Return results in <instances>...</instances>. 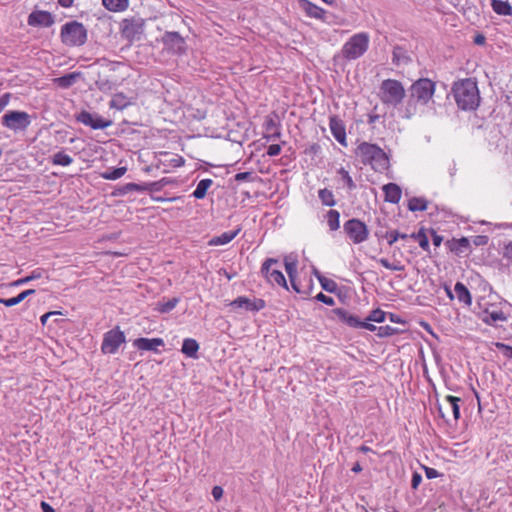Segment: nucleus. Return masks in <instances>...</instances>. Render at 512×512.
<instances>
[{"mask_svg":"<svg viewBox=\"0 0 512 512\" xmlns=\"http://www.w3.org/2000/svg\"><path fill=\"white\" fill-rule=\"evenodd\" d=\"M230 305L235 308H245L247 311L258 312L265 308L266 302L261 298L249 299L240 296L234 299Z\"/></svg>","mask_w":512,"mask_h":512,"instance_id":"obj_15","label":"nucleus"},{"mask_svg":"<svg viewBox=\"0 0 512 512\" xmlns=\"http://www.w3.org/2000/svg\"><path fill=\"white\" fill-rule=\"evenodd\" d=\"M412 61L410 54L406 48L396 45L392 52V63L396 66L401 64H408Z\"/></svg>","mask_w":512,"mask_h":512,"instance_id":"obj_23","label":"nucleus"},{"mask_svg":"<svg viewBox=\"0 0 512 512\" xmlns=\"http://www.w3.org/2000/svg\"><path fill=\"white\" fill-rule=\"evenodd\" d=\"M378 262L385 267L386 269L393 270V271H403L405 269L404 265L401 264H394L389 262L387 258H380Z\"/></svg>","mask_w":512,"mask_h":512,"instance_id":"obj_51","label":"nucleus"},{"mask_svg":"<svg viewBox=\"0 0 512 512\" xmlns=\"http://www.w3.org/2000/svg\"><path fill=\"white\" fill-rule=\"evenodd\" d=\"M344 232L354 244H360L369 237V230L360 219L352 218L343 225Z\"/></svg>","mask_w":512,"mask_h":512,"instance_id":"obj_8","label":"nucleus"},{"mask_svg":"<svg viewBox=\"0 0 512 512\" xmlns=\"http://www.w3.org/2000/svg\"><path fill=\"white\" fill-rule=\"evenodd\" d=\"M268 281L288 289L286 278L280 270H272L270 276H268Z\"/></svg>","mask_w":512,"mask_h":512,"instance_id":"obj_43","label":"nucleus"},{"mask_svg":"<svg viewBox=\"0 0 512 512\" xmlns=\"http://www.w3.org/2000/svg\"><path fill=\"white\" fill-rule=\"evenodd\" d=\"M126 342V337L123 331L118 326L107 331L104 334L101 351L104 354H115L121 344Z\"/></svg>","mask_w":512,"mask_h":512,"instance_id":"obj_9","label":"nucleus"},{"mask_svg":"<svg viewBox=\"0 0 512 512\" xmlns=\"http://www.w3.org/2000/svg\"><path fill=\"white\" fill-rule=\"evenodd\" d=\"M1 124L15 133L23 132L31 124V115L25 111L9 110L1 117Z\"/></svg>","mask_w":512,"mask_h":512,"instance_id":"obj_7","label":"nucleus"},{"mask_svg":"<svg viewBox=\"0 0 512 512\" xmlns=\"http://www.w3.org/2000/svg\"><path fill=\"white\" fill-rule=\"evenodd\" d=\"M315 299L319 302H322L326 305L332 306L334 305V299L330 296L325 295L324 293L320 292L316 295Z\"/></svg>","mask_w":512,"mask_h":512,"instance_id":"obj_54","label":"nucleus"},{"mask_svg":"<svg viewBox=\"0 0 512 512\" xmlns=\"http://www.w3.org/2000/svg\"><path fill=\"white\" fill-rule=\"evenodd\" d=\"M388 241V244L391 246L393 245L398 239H399V231L393 230L388 231V238H386Z\"/></svg>","mask_w":512,"mask_h":512,"instance_id":"obj_62","label":"nucleus"},{"mask_svg":"<svg viewBox=\"0 0 512 512\" xmlns=\"http://www.w3.org/2000/svg\"><path fill=\"white\" fill-rule=\"evenodd\" d=\"M253 178V173L252 172H239L235 175V180L238 181V182H242V181H249V180H252Z\"/></svg>","mask_w":512,"mask_h":512,"instance_id":"obj_56","label":"nucleus"},{"mask_svg":"<svg viewBox=\"0 0 512 512\" xmlns=\"http://www.w3.org/2000/svg\"><path fill=\"white\" fill-rule=\"evenodd\" d=\"M387 313L377 308L370 312V314L366 317V321H372L376 323H382L385 321Z\"/></svg>","mask_w":512,"mask_h":512,"instance_id":"obj_46","label":"nucleus"},{"mask_svg":"<svg viewBox=\"0 0 512 512\" xmlns=\"http://www.w3.org/2000/svg\"><path fill=\"white\" fill-rule=\"evenodd\" d=\"M131 104V99L128 98L124 93L119 92L113 95L112 99L109 102V107L117 110H123Z\"/></svg>","mask_w":512,"mask_h":512,"instance_id":"obj_27","label":"nucleus"},{"mask_svg":"<svg viewBox=\"0 0 512 512\" xmlns=\"http://www.w3.org/2000/svg\"><path fill=\"white\" fill-rule=\"evenodd\" d=\"M319 283H320L322 289L329 293H335L338 289L337 283L334 280L329 279L327 277L320 279Z\"/></svg>","mask_w":512,"mask_h":512,"instance_id":"obj_48","label":"nucleus"},{"mask_svg":"<svg viewBox=\"0 0 512 512\" xmlns=\"http://www.w3.org/2000/svg\"><path fill=\"white\" fill-rule=\"evenodd\" d=\"M77 122L82 123L94 130L105 129L112 125V120L105 119L97 113H90L86 110H82L80 113L75 115Z\"/></svg>","mask_w":512,"mask_h":512,"instance_id":"obj_10","label":"nucleus"},{"mask_svg":"<svg viewBox=\"0 0 512 512\" xmlns=\"http://www.w3.org/2000/svg\"><path fill=\"white\" fill-rule=\"evenodd\" d=\"M459 402H461V398L448 395L445 398V403L438 405V411L440 416L445 419L447 423H449V416L451 415L454 421H457L460 418V407Z\"/></svg>","mask_w":512,"mask_h":512,"instance_id":"obj_13","label":"nucleus"},{"mask_svg":"<svg viewBox=\"0 0 512 512\" xmlns=\"http://www.w3.org/2000/svg\"><path fill=\"white\" fill-rule=\"evenodd\" d=\"M384 197L386 202L397 204L402 195V190L396 183H388L383 186Z\"/></svg>","mask_w":512,"mask_h":512,"instance_id":"obj_20","label":"nucleus"},{"mask_svg":"<svg viewBox=\"0 0 512 512\" xmlns=\"http://www.w3.org/2000/svg\"><path fill=\"white\" fill-rule=\"evenodd\" d=\"M278 260L274 258H267L262 266H261V273L268 279V276H270L271 273V265L277 263Z\"/></svg>","mask_w":512,"mask_h":512,"instance_id":"obj_52","label":"nucleus"},{"mask_svg":"<svg viewBox=\"0 0 512 512\" xmlns=\"http://www.w3.org/2000/svg\"><path fill=\"white\" fill-rule=\"evenodd\" d=\"M428 206V201L423 197H412L408 201V209L411 212L425 211Z\"/></svg>","mask_w":512,"mask_h":512,"instance_id":"obj_35","label":"nucleus"},{"mask_svg":"<svg viewBox=\"0 0 512 512\" xmlns=\"http://www.w3.org/2000/svg\"><path fill=\"white\" fill-rule=\"evenodd\" d=\"M281 152V146L279 144H271L267 149V155L274 157L279 155Z\"/></svg>","mask_w":512,"mask_h":512,"instance_id":"obj_59","label":"nucleus"},{"mask_svg":"<svg viewBox=\"0 0 512 512\" xmlns=\"http://www.w3.org/2000/svg\"><path fill=\"white\" fill-rule=\"evenodd\" d=\"M87 37L86 27L76 20L67 22L61 27L60 38L66 46H82L87 42Z\"/></svg>","mask_w":512,"mask_h":512,"instance_id":"obj_3","label":"nucleus"},{"mask_svg":"<svg viewBox=\"0 0 512 512\" xmlns=\"http://www.w3.org/2000/svg\"><path fill=\"white\" fill-rule=\"evenodd\" d=\"M73 162V159L70 155L66 154L64 151H59L55 153L52 157V163L54 165L60 166H68Z\"/></svg>","mask_w":512,"mask_h":512,"instance_id":"obj_42","label":"nucleus"},{"mask_svg":"<svg viewBox=\"0 0 512 512\" xmlns=\"http://www.w3.org/2000/svg\"><path fill=\"white\" fill-rule=\"evenodd\" d=\"M199 344L193 338H186L183 340L181 352L189 358H198Z\"/></svg>","mask_w":512,"mask_h":512,"instance_id":"obj_25","label":"nucleus"},{"mask_svg":"<svg viewBox=\"0 0 512 512\" xmlns=\"http://www.w3.org/2000/svg\"><path fill=\"white\" fill-rule=\"evenodd\" d=\"M133 345L138 350L143 351H153L158 353V347H163L165 345L164 340L162 338H144L140 337L134 340Z\"/></svg>","mask_w":512,"mask_h":512,"instance_id":"obj_17","label":"nucleus"},{"mask_svg":"<svg viewBox=\"0 0 512 512\" xmlns=\"http://www.w3.org/2000/svg\"><path fill=\"white\" fill-rule=\"evenodd\" d=\"M355 154L364 165H370L376 172H384L389 168V157L377 144L362 142Z\"/></svg>","mask_w":512,"mask_h":512,"instance_id":"obj_2","label":"nucleus"},{"mask_svg":"<svg viewBox=\"0 0 512 512\" xmlns=\"http://www.w3.org/2000/svg\"><path fill=\"white\" fill-rule=\"evenodd\" d=\"M318 197L321 203L325 206L333 207L336 205V200L334 198L333 192L327 188L320 189L318 192Z\"/></svg>","mask_w":512,"mask_h":512,"instance_id":"obj_38","label":"nucleus"},{"mask_svg":"<svg viewBox=\"0 0 512 512\" xmlns=\"http://www.w3.org/2000/svg\"><path fill=\"white\" fill-rule=\"evenodd\" d=\"M212 496L216 501H219L223 496V488L221 486H214L212 488Z\"/></svg>","mask_w":512,"mask_h":512,"instance_id":"obj_63","label":"nucleus"},{"mask_svg":"<svg viewBox=\"0 0 512 512\" xmlns=\"http://www.w3.org/2000/svg\"><path fill=\"white\" fill-rule=\"evenodd\" d=\"M165 184H166V181L164 178L161 179L160 181L143 183L144 191L158 192L164 187Z\"/></svg>","mask_w":512,"mask_h":512,"instance_id":"obj_50","label":"nucleus"},{"mask_svg":"<svg viewBox=\"0 0 512 512\" xmlns=\"http://www.w3.org/2000/svg\"><path fill=\"white\" fill-rule=\"evenodd\" d=\"M144 21L141 18L124 19L121 24L122 37L129 42L140 39L143 33Z\"/></svg>","mask_w":512,"mask_h":512,"instance_id":"obj_12","label":"nucleus"},{"mask_svg":"<svg viewBox=\"0 0 512 512\" xmlns=\"http://www.w3.org/2000/svg\"><path fill=\"white\" fill-rule=\"evenodd\" d=\"M329 127L334 138L344 147H347L346 127L343 120L337 115L329 117Z\"/></svg>","mask_w":512,"mask_h":512,"instance_id":"obj_16","label":"nucleus"},{"mask_svg":"<svg viewBox=\"0 0 512 512\" xmlns=\"http://www.w3.org/2000/svg\"><path fill=\"white\" fill-rule=\"evenodd\" d=\"M34 289H27L19 293L17 296L8 298L6 301H3V305L6 307H12L19 303H21L23 300H25L28 296L35 294Z\"/></svg>","mask_w":512,"mask_h":512,"instance_id":"obj_36","label":"nucleus"},{"mask_svg":"<svg viewBox=\"0 0 512 512\" xmlns=\"http://www.w3.org/2000/svg\"><path fill=\"white\" fill-rule=\"evenodd\" d=\"M376 224H377V228H376V231H375V236L378 239L388 238V230H387V221H386V219L384 217L383 218L377 217L376 218Z\"/></svg>","mask_w":512,"mask_h":512,"instance_id":"obj_44","label":"nucleus"},{"mask_svg":"<svg viewBox=\"0 0 512 512\" xmlns=\"http://www.w3.org/2000/svg\"><path fill=\"white\" fill-rule=\"evenodd\" d=\"M137 191V192H144V186L143 184H137V183H126L124 185H121L117 187L113 193L115 196H124L130 192Z\"/></svg>","mask_w":512,"mask_h":512,"instance_id":"obj_30","label":"nucleus"},{"mask_svg":"<svg viewBox=\"0 0 512 512\" xmlns=\"http://www.w3.org/2000/svg\"><path fill=\"white\" fill-rule=\"evenodd\" d=\"M491 7L493 11L501 16H512V6L508 1L491 0Z\"/></svg>","mask_w":512,"mask_h":512,"instance_id":"obj_28","label":"nucleus"},{"mask_svg":"<svg viewBox=\"0 0 512 512\" xmlns=\"http://www.w3.org/2000/svg\"><path fill=\"white\" fill-rule=\"evenodd\" d=\"M297 264L298 261L296 258L291 259V257H286L284 261L285 270L288 274L289 279L297 278Z\"/></svg>","mask_w":512,"mask_h":512,"instance_id":"obj_45","label":"nucleus"},{"mask_svg":"<svg viewBox=\"0 0 512 512\" xmlns=\"http://www.w3.org/2000/svg\"><path fill=\"white\" fill-rule=\"evenodd\" d=\"M162 43L173 54L181 55L186 52V41L178 32L166 31L162 36Z\"/></svg>","mask_w":512,"mask_h":512,"instance_id":"obj_11","label":"nucleus"},{"mask_svg":"<svg viewBox=\"0 0 512 512\" xmlns=\"http://www.w3.org/2000/svg\"><path fill=\"white\" fill-rule=\"evenodd\" d=\"M400 330L389 325L380 326L377 329V336L379 337H390L399 334Z\"/></svg>","mask_w":512,"mask_h":512,"instance_id":"obj_47","label":"nucleus"},{"mask_svg":"<svg viewBox=\"0 0 512 512\" xmlns=\"http://www.w3.org/2000/svg\"><path fill=\"white\" fill-rule=\"evenodd\" d=\"M508 317L504 314L503 311H492L488 310L484 311V316L482 317V321L489 326H494L497 321H507Z\"/></svg>","mask_w":512,"mask_h":512,"instance_id":"obj_29","label":"nucleus"},{"mask_svg":"<svg viewBox=\"0 0 512 512\" xmlns=\"http://www.w3.org/2000/svg\"><path fill=\"white\" fill-rule=\"evenodd\" d=\"M422 482V476L418 472H414L411 479L412 489H417Z\"/></svg>","mask_w":512,"mask_h":512,"instance_id":"obj_60","label":"nucleus"},{"mask_svg":"<svg viewBox=\"0 0 512 512\" xmlns=\"http://www.w3.org/2000/svg\"><path fill=\"white\" fill-rule=\"evenodd\" d=\"M495 346L502 351L503 355L508 358L512 359V346H509L507 344L497 342L495 343Z\"/></svg>","mask_w":512,"mask_h":512,"instance_id":"obj_53","label":"nucleus"},{"mask_svg":"<svg viewBox=\"0 0 512 512\" xmlns=\"http://www.w3.org/2000/svg\"><path fill=\"white\" fill-rule=\"evenodd\" d=\"M436 84L429 78L416 80L409 88L410 101L427 105L435 93Z\"/></svg>","mask_w":512,"mask_h":512,"instance_id":"obj_5","label":"nucleus"},{"mask_svg":"<svg viewBox=\"0 0 512 512\" xmlns=\"http://www.w3.org/2000/svg\"><path fill=\"white\" fill-rule=\"evenodd\" d=\"M11 99L10 93H4L0 96V113L5 109V107L9 104Z\"/></svg>","mask_w":512,"mask_h":512,"instance_id":"obj_61","label":"nucleus"},{"mask_svg":"<svg viewBox=\"0 0 512 512\" xmlns=\"http://www.w3.org/2000/svg\"><path fill=\"white\" fill-rule=\"evenodd\" d=\"M179 302V297H173L166 302H158L156 310L160 313H169L177 306Z\"/></svg>","mask_w":512,"mask_h":512,"instance_id":"obj_39","label":"nucleus"},{"mask_svg":"<svg viewBox=\"0 0 512 512\" xmlns=\"http://www.w3.org/2000/svg\"><path fill=\"white\" fill-rule=\"evenodd\" d=\"M43 274H44V269L37 268V269L33 270L30 275L25 276L20 279H17L15 281H13L12 283H10V286L18 287V286L25 285L33 280L40 279L43 276Z\"/></svg>","mask_w":512,"mask_h":512,"instance_id":"obj_31","label":"nucleus"},{"mask_svg":"<svg viewBox=\"0 0 512 512\" xmlns=\"http://www.w3.org/2000/svg\"><path fill=\"white\" fill-rule=\"evenodd\" d=\"M299 3V6L305 11L307 16L319 20L324 19L325 10L321 7L313 4L312 2L308 0H297Z\"/></svg>","mask_w":512,"mask_h":512,"instance_id":"obj_19","label":"nucleus"},{"mask_svg":"<svg viewBox=\"0 0 512 512\" xmlns=\"http://www.w3.org/2000/svg\"><path fill=\"white\" fill-rule=\"evenodd\" d=\"M27 23L32 27H51L55 23L52 13L44 10H34L28 16Z\"/></svg>","mask_w":512,"mask_h":512,"instance_id":"obj_14","label":"nucleus"},{"mask_svg":"<svg viewBox=\"0 0 512 512\" xmlns=\"http://www.w3.org/2000/svg\"><path fill=\"white\" fill-rule=\"evenodd\" d=\"M445 245L451 252L457 255L464 252V250H468L471 246L470 241L467 237H461L459 239L453 238L451 240H447L445 242Z\"/></svg>","mask_w":512,"mask_h":512,"instance_id":"obj_22","label":"nucleus"},{"mask_svg":"<svg viewBox=\"0 0 512 512\" xmlns=\"http://www.w3.org/2000/svg\"><path fill=\"white\" fill-rule=\"evenodd\" d=\"M126 171V167L112 168L101 173V177L106 180H117L121 178L126 173Z\"/></svg>","mask_w":512,"mask_h":512,"instance_id":"obj_40","label":"nucleus"},{"mask_svg":"<svg viewBox=\"0 0 512 512\" xmlns=\"http://www.w3.org/2000/svg\"><path fill=\"white\" fill-rule=\"evenodd\" d=\"M503 257L512 262V241L505 245Z\"/></svg>","mask_w":512,"mask_h":512,"instance_id":"obj_64","label":"nucleus"},{"mask_svg":"<svg viewBox=\"0 0 512 512\" xmlns=\"http://www.w3.org/2000/svg\"><path fill=\"white\" fill-rule=\"evenodd\" d=\"M290 283H291V286H292V289L298 293V294H304V295H309L310 293V290H311V287L309 288V290L307 291H302L299 287V284L297 283V278H292L290 279Z\"/></svg>","mask_w":512,"mask_h":512,"instance_id":"obj_58","label":"nucleus"},{"mask_svg":"<svg viewBox=\"0 0 512 512\" xmlns=\"http://www.w3.org/2000/svg\"><path fill=\"white\" fill-rule=\"evenodd\" d=\"M337 318L343 322L344 324L348 325L352 328H358L359 325V318L350 314L347 310L343 308H335L331 311Z\"/></svg>","mask_w":512,"mask_h":512,"instance_id":"obj_21","label":"nucleus"},{"mask_svg":"<svg viewBox=\"0 0 512 512\" xmlns=\"http://www.w3.org/2000/svg\"><path fill=\"white\" fill-rule=\"evenodd\" d=\"M411 238L415 239L418 241L419 243V246L424 250V251H429V239L425 233V230L424 228H421L418 232H415V233H412L410 235Z\"/></svg>","mask_w":512,"mask_h":512,"instance_id":"obj_41","label":"nucleus"},{"mask_svg":"<svg viewBox=\"0 0 512 512\" xmlns=\"http://www.w3.org/2000/svg\"><path fill=\"white\" fill-rule=\"evenodd\" d=\"M240 229H237L235 231H226L222 233L221 235L214 237L210 244L213 245H225L229 242H231L239 233Z\"/></svg>","mask_w":512,"mask_h":512,"instance_id":"obj_34","label":"nucleus"},{"mask_svg":"<svg viewBox=\"0 0 512 512\" xmlns=\"http://www.w3.org/2000/svg\"><path fill=\"white\" fill-rule=\"evenodd\" d=\"M338 174L341 175L342 180L345 182L349 190L356 189V184L347 170L342 167L338 170Z\"/></svg>","mask_w":512,"mask_h":512,"instance_id":"obj_49","label":"nucleus"},{"mask_svg":"<svg viewBox=\"0 0 512 512\" xmlns=\"http://www.w3.org/2000/svg\"><path fill=\"white\" fill-rule=\"evenodd\" d=\"M371 321L365 320H359V325L357 329H366L369 331H377L378 327H376L374 324L370 323Z\"/></svg>","mask_w":512,"mask_h":512,"instance_id":"obj_57","label":"nucleus"},{"mask_svg":"<svg viewBox=\"0 0 512 512\" xmlns=\"http://www.w3.org/2000/svg\"><path fill=\"white\" fill-rule=\"evenodd\" d=\"M277 117L278 116L276 114H274L273 116L268 115L265 117L264 128L268 134L265 135L264 137L268 141L276 140L281 136V133L279 130L280 124L278 122H276V120H275V118H277Z\"/></svg>","mask_w":512,"mask_h":512,"instance_id":"obj_18","label":"nucleus"},{"mask_svg":"<svg viewBox=\"0 0 512 512\" xmlns=\"http://www.w3.org/2000/svg\"><path fill=\"white\" fill-rule=\"evenodd\" d=\"M327 225L331 231H336L340 227V213L331 209L326 214Z\"/></svg>","mask_w":512,"mask_h":512,"instance_id":"obj_37","label":"nucleus"},{"mask_svg":"<svg viewBox=\"0 0 512 512\" xmlns=\"http://www.w3.org/2000/svg\"><path fill=\"white\" fill-rule=\"evenodd\" d=\"M369 36L367 33L353 35L342 48V55L348 60H355L361 57L368 49Z\"/></svg>","mask_w":512,"mask_h":512,"instance_id":"obj_6","label":"nucleus"},{"mask_svg":"<svg viewBox=\"0 0 512 512\" xmlns=\"http://www.w3.org/2000/svg\"><path fill=\"white\" fill-rule=\"evenodd\" d=\"M454 291L459 302L464 303L467 306L472 304L471 293L462 282H457L455 284Z\"/></svg>","mask_w":512,"mask_h":512,"instance_id":"obj_26","label":"nucleus"},{"mask_svg":"<svg viewBox=\"0 0 512 512\" xmlns=\"http://www.w3.org/2000/svg\"><path fill=\"white\" fill-rule=\"evenodd\" d=\"M489 237L486 235H476L473 237L472 242L475 246H484L488 243Z\"/></svg>","mask_w":512,"mask_h":512,"instance_id":"obj_55","label":"nucleus"},{"mask_svg":"<svg viewBox=\"0 0 512 512\" xmlns=\"http://www.w3.org/2000/svg\"><path fill=\"white\" fill-rule=\"evenodd\" d=\"M102 4L109 11L120 12L128 7L129 0H102Z\"/></svg>","mask_w":512,"mask_h":512,"instance_id":"obj_33","label":"nucleus"},{"mask_svg":"<svg viewBox=\"0 0 512 512\" xmlns=\"http://www.w3.org/2000/svg\"><path fill=\"white\" fill-rule=\"evenodd\" d=\"M452 93L457 106L461 110H475L480 103L477 84L471 78L457 81L453 84Z\"/></svg>","mask_w":512,"mask_h":512,"instance_id":"obj_1","label":"nucleus"},{"mask_svg":"<svg viewBox=\"0 0 512 512\" xmlns=\"http://www.w3.org/2000/svg\"><path fill=\"white\" fill-rule=\"evenodd\" d=\"M81 75V72H72L55 78L53 81L58 87L62 89H68L77 82Z\"/></svg>","mask_w":512,"mask_h":512,"instance_id":"obj_24","label":"nucleus"},{"mask_svg":"<svg viewBox=\"0 0 512 512\" xmlns=\"http://www.w3.org/2000/svg\"><path fill=\"white\" fill-rule=\"evenodd\" d=\"M213 184V181L211 179H202L197 184L196 189L193 191L192 196L195 199H203L205 198L208 189Z\"/></svg>","mask_w":512,"mask_h":512,"instance_id":"obj_32","label":"nucleus"},{"mask_svg":"<svg viewBox=\"0 0 512 512\" xmlns=\"http://www.w3.org/2000/svg\"><path fill=\"white\" fill-rule=\"evenodd\" d=\"M406 91L402 83L395 79H385L380 85V99L386 105L393 107L402 103Z\"/></svg>","mask_w":512,"mask_h":512,"instance_id":"obj_4","label":"nucleus"}]
</instances>
